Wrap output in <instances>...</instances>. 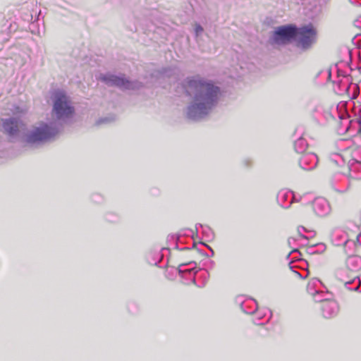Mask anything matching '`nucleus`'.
Returning <instances> with one entry per match:
<instances>
[{
  "label": "nucleus",
  "mask_w": 361,
  "mask_h": 361,
  "mask_svg": "<svg viewBox=\"0 0 361 361\" xmlns=\"http://www.w3.org/2000/svg\"><path fill=\"white\" fill-rule=\"evenodd\" d=\"M185 94L190 98L185 108L186 117L193 121L207 118L217 106L222 91L214 82L200 75L188 76L180 83Z\"/></svg>",
  "instance_id": "f257e3e1"
},
{
  "label": "nucleus",
  "mask_w": 361,
  "mask_h": 361,
  "mask_svg": "<svg viewBox=\"0 0 361 361\" xmlns=\"http://www.w3.org/2000/svg\"><path fill=\"white\" fill-rule=\"evenodd\" d=\"M60 133V126L55 123L39 122L26 129L20 137L25 146L37 149L53 140Z\"/></svg>",
  "instance_id": "f03ea898"
},
{
  "label": "nucleus",
  "mask_w": 361,
  "mask_h": 361,
  "mask_svg": "<svg viewBox=\"0 0 361 361\" xmlns=\"http://www.w3.org/2000/svg\"><path fill=\"white\" fill-rule=\"evenodd\" d=\"M53 108L51 116L55 123L60 126V131L65 124L70 123L75 114V108L72 105L70 97L61 90H56L51 94Z\"/></svg>",
  "instance_id": "7ed1b4c3"
},
{
  "label": "nucleus",
  "mask_w": 361,
  "mask_h": 361,
  "mask_svg": "<svg viewBox=\"0 0 361 361\" xmlns=\"http://www.w3.org/2000/svg\"><path fill=\"white\" fill-rule=\"evenodd\" d=\"M98 80L109 87H116L121 90H137L143 87L138 80H130L124 75H116L111 73H101Z\"/></svg>",
  "instance_id": "20e7f679"
},
{
  "label": "nucleus",
  "mask_w": 361,
  "mask_h": 361,
  "mask_svg": "<svg viewBox=\"0 0 361 361\" xmlns=\"http://www.w3.org/2000/svg\"><path fill=\"white\" fill-rule=\"evenodd\" d=\"M317 39V31L316 28L310 23L300 27H297L296 35L294 42L295 46L302 51L310 49L316 43Z\"/></svg>",
  "instance_id": "39448f33"
},
{
  "label": "nucleus",
  "mask_w": 361,
  "mask_h": 361,
  "mask_svg": "<svg viewBox=\"0 0 361 361\" xmlns=\"http://www.w3.org/2000/svg\"><path fill=\"white\" fill-rule=\"evenodd\" d=\"M334 276L338 280L344 283L347 289L361 292V279L348 269L345 264L337 268L334 271Z\"/></svg>",
  "instance_id": "423d86ee"
},
{
  "label": "nucleus",
  "mask_w": 361,
  "mask_h": 361,
  "mask_svg": "<svg viewBox=\"0 0 361 361\" xmlns=\"http://www.w3.org/2000/svg\"><path fill=\"white\" fill-rule=\"evenodd\" d=\"M297 27L293 25L277 27L269 38L271 44L286 45L295 40Z\"/></svg>",
  "instance_id": "0eeeda50"
},
{
  "label": "nucleus",
  "mask_w": 361,
  "mask_h": 361,
  "mask_svg": "<svg viewBox=\"0 0 361 361\" xmlns=\"http://www.w3.org/2000/svg\"><path fill=\"white\" fill-rule=\"evenodd\" d=\"M309 197L310 195L305 194L298 200L292 191L283 189L278 192L276 200L282 208L288 209L293 202H300L303 204H307Z\"/></svg>",
  "instance_id": "6e6552de"
},
{
  "label": "nucleus",
  "mask_w": 361,
  "mask_h": 361,
  "mask_svg": "<svg viewBox=\"0 0 361 361\" xmlns=\"http://www.w3.org/2000/svg\"><path fill=\"white\" fill-rule=\"evenodd\" d=\"M331 242L336 246H344L346 253H348L347 248L355 247L356 250L361 249V243H356L354 240L348 238V233L340 229L334 230L331 234Z\"/></svg>",
  "instance_id": "1a4fd4ad"
},
{
  "label": "nucleus",
  "mask_w": 361,
  "mask_h": 361,
  "mask_svg": "<svg viewBox=\"0 0 361 361\" xmlns=\"http://www.w3.org/2000/svg\"><path fill=\"white\" fill-rule=\"evenodd\" d=\"M338 107L317 106L315 109V118L322 125H326L334 121L338 114Z\"/></svg>",
  "instance_id": "9d476101"
},
{
  "label": "nucleus",
  "mask_w": 361,
  "mask_h": 361,
  "mask_svg": "<svg viewBox=\"0 0 361 361\" xmlns=\"http://www.w3.org/2000/svg\"><path fill=\"white\" fill-rule=\"evenodd\" d=\"M314 213L319 217H325L331 212V207L329 201L323 197L314 198L311 202Z\"/></svg>",
  "instance_id": "9b49d317"
},
{
  "label": "nucleus",
  "mask_w": 361,
  "mask_h": 361,
  "mask_svg": "<svg viewBox=\"0 0 361 361\" xmlns=\"http://www.w3.org/2000/svg\"><path fill=\"white\" fill-rule=\"evenodd\" d=\"M23 121L16 117H11L2 120V128L4 131L10 137H16L20 131Z\"/></svg>",
  "instance_id": "f8f14e48"
},
{
  "label": "nucleus",
  "mask_w": 361,
  "mask_h": 361,
  "mask_svg": "<svg viewBox=\"0 0 361 361\" xmlns=\"http://www.w3.org/2000/svg\"><path fill=\"white\" fill-rule=\"evenodd\" d=\"M195 263L190 262L188 264H180L177 269H174L176 273H178L179 276L185 280V283L195 282V275L197 271L192 266Z\"/></svg>",
  "instance_id": "ddd939ff"
},
{
  "label": "nucleus",
  "mask_w": 361,
  "mask_h": 361,
  "mask_svg": "<svg viewBox=\"0 0 361 361\" xmlns=\"http://www.w3.org/2000/svg\"><path fill=\"white\" fill-rule=\"evenodd\" d=\"M334 90L338 94H350V90L353 88L354 91L358 88L357 85L350 82L348 77L338 78L337 81L334 82Z\"/></svg>",
  "instance_id": "4468645a"
},
{
  "label": "nucleus",
  "mask_w": 361,
  "mask_h": 361,
  "mask_svg": "<svg viewBox=\"0 0 361 361\" xmlns=\"http://www.w3.org/2000/svg\"><path fill=\"white\" fill-rule=\"evenodd\" d=\"M305 130L303 126H298L296 128L293 138L294 140V149L298 153L304 152L308 147L307 140L304 137Z\"/></svg>",
  "instance_id": "2eb2a0df"
},
{
  "label": "nucleus",
  "mask_w": 361,
  "mask_h": 361,
  "mask_svg": "<svg viewBox=\"0 0 361 361\" xmlns=\"http://www.w3.org/2000/svg\"><path fill=\"white\" fill-rule=\"evenodd\" d=\"M321 305L322 316L326 319H331L336 317L339 311L338 303L331 299H326Z\"/></svg>",
  "instance_id": "dca6fc26"
},
{
  "label": "nucleus",
  "mask_w": 361,
  "mask_h": 361,
  "mask_svg": "<svg viewBox=\"0 0 361 361\" xmlns=\"http://www.w3.org/2000/svg\"><path fill=\"white\" fill-rule=\"evenodd\" d=\"M318 157L314 153H306L302 154L299 159V165L305 171H311L317 166Z\"/></svg>",
  "instance_id": "f3484780"
},
{
  "label": "nucleus",
  "mask_w": 361,
  "mask_h": 361,
  "mask_svg": "<svg viewBox=\"0 0 361 361\" xmlns=\"http://www.w3.org/2000/svg\"><path fill=\"white\" fill-rule=\"evenodd\" d=\"M235 303L239 305L242 311L246 314L253 313L257 308V303L255 300L245 298L243 295L236 297Z\"/></svg>",
  "instance_id": "a211bd4d"
},
{
  "label": "nucleus",
  "mask_w": 361,
  "mask_h": 361,
  "mask_svg": "<svg viewBox=\"0 0 361 361\" xmlns=\"http://www.w3.org/2000/svg\"><path fill=\"white\" fill-rule=\"evenodd\" d=\"M336 117L338 119V126L337 128L338 133L343 135L348 133L350 130L352 122V120L350 119L348 113L345 111H341L338 110Z\"/></svg>",
  "instance_id": "6ab92c4d"
},
{
  "label": "nucleus",
  "mask_w": 361,
  "mask_h": 361,
  "mask_svg": "<svg viewBox=\"0 0 361 361\" xmlns=\"http://www.w3.org/2000/svg\"><path fill=\"white\" fill-rule=\"evenodd\" d=\"M252 314H254L252 321L256 325H264L267 323L271 317V312L268 308L259 310L257 309Z\"/></svg>",
  "instance_id": "aec40b11"
},
{
  "label": "nucleus",
  "mask_w": 361,
  "mask_h": 361,
  "mask_svg": "<svg viewBox=\"0 0 361 361\" xmlns=\"http://www.w3.org/2000/svg\"><path fill=\"white\" fill-rule=\"evenodd\" d=\"M322 282L317 278L311 279L307 285V291L312 295L314 301H322L324 299L319 298V290Z\"/></svg>",
  "instance_id": "412c9836"
},
{
  "label": "nucleus",
  "mask_w": 361,
  "mask_h": 361,
  "mask_svg": "<svg viewBox=\"0 0 361 361\" xmlns=\"http://www.w3.org/2000/svg\"><path fill=\"white\" fill-rule=\"evenodd\" d=\"M351 179L348 177L342 176L337 181L331 183V188L334 191L338 193H345L348 191L350 187Z\"/></svg>",
  "instance_id": "4be33fe9"
},
{
  "label": "nucleus",
  "mask_w": 361,
  "mask_h": 361,
  "mask_svg": "<svg viewBox=\"0 0 361 361\" xmlns=\"http://www.w3.org/2000/svg\"><path fill=\"white\" fill-rule=\"evenodd\" d=\"M347 268L356 274L361 270V257L358 255H350L345 261Z\"/></svg>",
  "instance_id": "5701e85b"
},
{
  "label": "nucleus",
  "mask_w": 361,
  "mask_h": 361,
  "mask_svg": "<svg viewBox=\"0 0 361 361\" xmlns=\"http://www.w3.org/2000/svg\"><path fill=\"white\" fill-rule=\"evenodd\" d=\"M349 178L351 180L361 179V161L352 159L349 161Z\"/></svg>",
  "instance_id": "b1692460"
},
{
  "label": "nucleus",
  "mask_w": 361,
  "mask_h": 361,
  "mask_svg": "<svg viewBox=\"0 0 361 361\" xmlns=\"http://www.w3.org/2000/svg\"><path fill=\"white\" fill-rule=\"evenodd\" d=\"M329 159L331 163L338 166H342L345 163L344 156L341 152H331L329 156Z\"/></svg>",
  "instance_id": "393cba45"
},
{
  "label": "nucleus",
  "mask_w": 361,
  "mask_h": 361,
  "mask_svg": "<svg viewBox=\"0 0 361 361\" xmlns=\"http://www.w3.org/2000/svg\"><path fill=\"white\" fill-rule=\"evenodd\" d=\"M326 245L318 243L307 247L306 251L310 255L322 254L326 250Z\"/></svg>",
  "instance_id": "a878e982"
},
{
  "label": "nucleus",
  "mask_w": 361,
  "mask_h": 361,
  "mask_svg": "<svg viewBox=\"0 0 361 361\" xmlns=\"http://www.w3.org/2000/svg\"><path fill=\"white\" fill-rule=\"evenodd\" d=\"M300 256L301 253L299 252V250L297 248H294L292 250L291 252H289V254L287 255V259L289 260V267L290 269H293V267L291 265V264L294 261L300 260Z\"/></svg>",
  "instance_id": "bb28decb"
},
{
  "label": "nucleus",
  "mask_w": 361,
  "mask_h": 361,
  "mask_svg": "<svg viewBox=\"0 0 361 361\" xmlns=\"http://www.w3.org/2000/svg\"><path fill=\"white\" fill-rule=\"evenodd\" d=\"M152 255V259H150L148 257V262L151 264H154L156 266H159V264L161 262V259L164 257V254L161 252L160 250L155 251L153 252L149 253V256Z\"/></svg>",
  "instance_id": "cd10ccee"
},
{
  "label": "nucleus",
  "mask_w": 361,
  "mask_h": 361,
  "mask_svg": "<svg viewBox=\"0 0 361 361\" xmlns=\"http://www.w3.org/2000/svg\"><path fill=\"white\" fill-rule=\"evenodd\" d=\"M317 78L322 80V82H327L330 81L331 78V69L325 68L321 70L317 75Z\"/></svg>",
  "instance_id": "c85d7f7f"
},
{
  "label": "nucleus",
  "mask_w": 361,
  "mask_h": 361,
  "mask_svg": "<svg viewBox=\"0 0 361 361\" xmlns=\"http://www.w3.org/2000/svg\"><path fill=\"white\" fill-rule=\"evenodd\" d=\"M198 226L200 227L202 230L203 235L207 239H212L214 237V233L212 230L207 226H203L202 224H197L196 229L198 230Z\"/></svg>",
  "instance_id": "c756f323"
},
{
  "label": "nucleus",
  "mask_w": 361,
  "mask_h": 361,
  "mask_svg": "<svg viewBox=\"0 0 361 361\" xmlns=\"http://www.w3.org/2000/svg\"><path fill=\"white\" fill-rule=\"evenodd\" d=\"M349 142L345 140H338L335 142L336 147L338 149V152H341L348 148V143Z\"/></svg>",
  "instance_id": "7c9ffc66"
},
{
  "label": "nucleus",
  "mask_w": 361,
  "mask_h": 361,
  "mask_svg": "<svg viewBox=\"0 0 361 361\" xmlns=\"http://www.w3.org/2000/svg\"><path fill=\"white\" fill-rule=\"evenodd\" d=\"M116 120V117L114 116H106L103 118H100L97 121V125H101L103 123H110Z\"/></svg>",
  "instance_id": "2f4dec72"
},
{
  "label": "nucleus",
  "mask_w": 361,
  "mask_h": 361,
  "mask_svg": "<svg viewBox=\"0 0 361 361\" xmlns=\"http://www.w3.org/2000/svg\"><path fill=\"white\" fill-rule=\"evenodd\" d=\"M355 27L360 29V32H357L356 36L353 39V42L357 44L359 40L357 39V37L361 36V21L356 22L355 24Z\"/></svg>",
  "instance_id": "473e14b6"
},
{
  "label": "nucleus",
  "mask_w": 361,
  "mask_h": 361,
  "mask_svg": "<svg viewBox=\"0 0 361 361\" xmlns=\"http://www.w3.org/2000/svg\"><path fill=\"white\" fill-rule=\"evenodd\" d=\"M178 268H172L170 271L169 269L166 271V275L169 279H173V276L176 275L178 273H176L174 269H177Z\"/></svg>",
  "instance_id": "72a5a7b5"
},
{
  "label": "nucleus",
  "mask_w": 361,
  "mask_h": 361,
  "mask_svg": "<svg viewBox=\"0 0 361 361\" xmlns=\"http://www.w3.org/2000/svg\"><path fill=\"white\" fill-rule=\"evenodd\" d=\"M92 200L96 203H101L103 201V197L99 194H94L92 195Z\"/></svg>",
  "instance_id": "f704fd0d"
},
{
  "label": "nucleus",
  "mask_w": 361,
  "mask_h": 361,
  "mask_svg": "<svg viewBox=\"0 0 361 361\" xmlns=\"http://www.w3.org/2000/svg\"><path fill=\"white\" fill-rule=\"evenodd\" d=\"M204 31L203 27L200 24H196L195 27V32L196 37L199 36Z\"/></svg>",
  "instance_id": "c9c22d12"
},
{
  "label": "nucleus",
  "mask_w": 361,
  "mask_h": 361,
  "mask_svg": "<svg viewBox=\"0 0 361 361\" xmlns=\"http://www.w3.org/2000/svg\"><path fill=\"white\" fill-rule=\"evenodd\" d=\"M106 219L109 221L114 222V221H116L118 216L114 214L110 213V214H106Z\"/></svg>",
  "instance_id": "e433bc0d"
},
{
  "label": "nucleus",
  "mask_w": 361,
  "mask_h": 361,
  "mask_svg": "<svg viewBox=\"0 0 361 361\" xmlns=\"http://www.w3.org/2000/svg\"><path fill=\"white\" fill-rule=\"evenodd\" d=\"M319 298L324 299L323 300L320 301L322 303H323L326 299H330L329 298L326 297L330 295L331 294L329 293H324L321 290H319Z\"/></svg>",
  "instance_id": "4c0bfd02"
},
{
  "label": "nucleus",
  "mask_w": 361,
  "mask_h": 361,
  "mask_svg": "<svg viewBox=\"0 0 361 361\" xmlns=\"http://www.w3.org/2000/svg\"><path fill=\"white\" fill-rule=\"evenodd\" d=\"M35 23H32L30 25V30L31 31L32 33L33 34H38L39 35V30H38L37 31L35 30Z\"/></svg>",
  "instance_id": "58836bf2"
},
{
  "label": "nucleus",
  "mask_w": 361,
  "mask_h": 361,
  "mask_svg": "<svg viewBox=\"0 0 361 361\" xmlns=\"http://www.w3.org/2000/svg\"><path fill=\"white\" fill-rule=\"evenodd\" d=\"M295 239L293 237H290L288 239V244L290 247H292L293 245L295 243Z\"/></svg>",
  "instance_id": "ea45409f"
},
{
  "label": "nucleus",
  "mask_w": 361,
  "mask_h": 361,
  "mask_svg": "<svg viewBox=\"0 0 361 361\" xmlns=\"http://www.w3.org/2000/svg\"><path fill=\"white\" fill-rule=\"evenodd\" d=\"M306 231V229H305L304 227H302V226H300V227H298V231L299 234H300L301 236H302V237H305V236H304L303 235H302L301 232H302V231Z\"/></svg>",
  "instance_id": "a19ab883"
},
{
  "label": "nucleus",
  "mask_w": 361,
  "mask_h": 361,
  "mask_svg": "<svg viewBox=\"0 0 361 361\" xmlns=\"http://www.w3.org/2000/svg\"><path fill=\"white\" fill-rule=\"evenodd\" d=\"M252 305H247L246 307L247 310L252 309Z\"/></svg>",
  "instance_id": "79ce46f5"
},
{
  "label": "nucleus",
  "mask_w": 361,
  "mask_h": 361,
  "mask_svg": "<svg viewBox=\"0 0 361 361\" xmlns=\"http://www.w3.org/2000/svg\"><path fill=\"white\" fill-rule=\"evenodd\" d=\"M357 93L353 92V96H352V98H355V97H357Z\"/></svg>",
  "instance_id": "37998d69"
},
{
  "label": "nucleus",
  "mask_w": 361,
  "mask_h": 361,
  "mask_svg": "<svg viewBox=\"0 0 361 361\" xmlns=\"http://www.w3.org/2000/svg\"><path fill=\"white\" fill-rule=\"evenodd\" d=\"M207 247L212 251V255H214V251L212 250V248L210 247H209L208 245H207Z\"/></svg>",
  "instance_id": "c03bdc74"
},
{
  "label": "nucleus",
  "mask_w": 361,
  "mask_h": 361,
  "mask_svg": "<svg viewBox=\"0 0 361 361\" xmlns=\"http://www.w3.org/2000/svg\"><path fill=\"white\" fill-rule=\"evenodd\" d=\"M161 251H168V249H166V248H162V249H161Z\"/></svg>",
  "instance_id": "a18cd8bd"
},
{
  "label": "nucleus",
  "mask_w": 361,
  "mask_h": 361,
  "mask_svg": "<svg viewBox=\"0 0 361 361\" xmlns=\"http://www.w3.org/2000/svg\"><path fill=\"white\" fill-rule=\"evenodd\" d=\"M298 276H300V277H302L301 274L298 272H295Z\"/></svg>",
  "instance_id": "49530a36"
}]
</instances>
